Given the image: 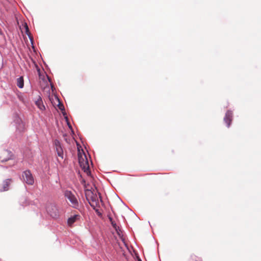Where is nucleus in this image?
<instances>
[{
  "instance_id": "f257e3e1",
  "label": "nucleus",
  "mask_w": 261,
  "mask_h": 261,
  "mask_svg": "<svg viewBox=\"0 0 261 261\" xmlns=\"http://www.w3.org/2000/svg\"><path fill=\"white\" fill-rule=\"evenodd\" d=\"M78 160L79 163L82 170L88 174V173H90L89 165L86 155L84 152L83 150L82 151H79Z\"/></svg>"
},
{
  "instance_id": "f03ea898",
  "label": "nucleus",
  "mask_w": 261,
  "mask_h": 261,
  "mask_svg": "<svg viewBox=\"0 0 261 261\" xmlns=\"http://www.w3.org/2000/svg\"><path fill=\"white\" fill-rule=\"evenodd\" d=\"M64 195L66 199L70 202L69 205L71 207L74 208H77L79 207V200L75 195L71 191H65L64 192Z\"/></svg>"
},
{
  "instance_id": "7ed1b4c3",
  "label": "nucleus",
  "mask_w": 261,
  "mask_h": 261,
  "mask_svg": "<svg viewBox=\"0 0 261 261\" xmlns=\"http://www.w3.org/2000/svg\"><path fill=\"white\" fill-rule=\"evenodd\" d=\"M85 195L87 200L88 201L90 205L95 209L98 205L97 196L94 194L91 190H87L85 192Z\"/></svg>"
},
{
  "instance_id": "20e7f679",
  "label": "nucleus",
  "mask_w": 261,
  "mask_h": 261,
  "mask_svg": "<svg viewBox=\"0 0 261 261\" xmlns=\"http://www.w3.org/2000/svg\"><path fill=\"white\" fill-rule=\"evenodd\" d=\"M13 158L14 154L10 150L7 149L0 150V161L2 162H7L13 159Z\"/></svg>"
},
{
  "instance_id": "39448f33",
  "label": "nucleus",
  "mask_w": 261,
  "mask_h": 261,
  "mask_svg": "<svg viewBox=\"0 0 261 261\" xmlns=\"http://www.w3.org/2000/svg\"><path fill=\"white\" fill-rule=\"evenodd\" d=\"M46 211L53 218H56L58 216L57 207L54 204H48L46 206Z\"/></svg>"
},
{
  "instance_id": "423d86ee",
  "label": "nucleus",
  "mask_w": 261,
  "mask_h": 261,
  "mask_svg": "<svg viewBox=\"0 0 261 261\" xmlns=\"http://www.w3.org/2000/svg\"><path fill=\"white\" fill-rule=\"evenodd\" d=\"M22 177L24 181L28 185H32L34 182V177L29 170L23 172Z\"/></svg>"
},
{
  "instance_id": "0eeeda50",
  "label": "nucleus",
  "mask_w": 261,
  "mask_h": 261,
  "mask_svg": "<svg viewBox=\"0 0 261 261\" xmlns=\"http://www.w3.org/2000/svg\"><path fill=\"white\" fill-rule=\"evenodd\" d=\"M54 145L58 156L63 160L64 158V152L60 141L58 140H55L54 141Z\"/></svg>"
},
{
  "instance_id": "6e6552de",
  "label": "nucleus",
  "mask_w": 261,
  "mask_h": 261,
  "mask_svg": "<svg viewBox=\"0 0 261 261\" xmlns=\"http://www.w3.org/2000/svg\"><path fill=\"white\" fill-rule=\"evenodd\" d=\"M232 112L231 111H227L224 118L225 122L227 124V126L229 127L232 121Z\"/></svg>"
},
{
  "instance_id": "1a4fd4ad",
  "label": "nucleus",
  "mask_w": 261,
  "mask_h": 261,
  "mask_svg": "<svg viewBox=\"0 0 261 261\" xmlns=\"http://www.w3.org/2000/svg\"><path fill=\"white\" fill-rule=\"evenodd\" d=\"M11 184V180L7 179L4 181L1 187H0V192L6 191L8 190L9 186Z\"/></svg>"
},
{
  "instance_id": "9d476101",
  "label": "nucleus",
  "mask_w": 261,
  "mask_h": 261,
  "mask_svg": "<svg viewBox=\"0 0 261 261\" xmlns=\"http://www.w3.org/2000/svg\"><path fill=\"white\" fill-rule=\"evenodd\" d=\"M80 218V216L77 214L71 216L70 218H68L67 221L68 225L71 226L76 221L79 220Z\"/></svg>"
},
{
  "instance_id": "9b49d317",
  "label": "nucleus",
  "mask_w": 261,
  "mask_h": 261,
  "mask_svg": "<svg viewBox=\"0 0 261 261\" xmlns=\"http://www.w3.org/2000/svg\"><path fill=\"white\" fill-rule=\"evenodd\" d=\"M35 104L40 110L43 111L45 110V106H44L42 100L40 96H38V99L35 101Z\"/></svg>"
},
{
  "instance_id": "f8f14e48",
  "label": "nucleus",
  "mask_w": 261,
  "mask_h": 261,
  "mask_svg": "<svg viewBox=\"0 0 261 261\" xmlns=\"http://www.w3.org/2000/svg\"><path fill=\"white\" fill-rule=\"evenodd\" d=\"M20 205L22 207L27 206L30 205V201L27 197H22L20 201Z\"/></svg>"
},
{
  "instance_id": "ddd939ff",
  "label": "nucleus",
  "mask_w": 261,
  "mask_h": 261,
  "mask_svg": "<svg viewBox=\"0 0 261 261\" xmlns=\"http://www.w3.org/2000/svg\"><path fill=\"white\" fill-rule=\"evenodd\" d=\"M17 85L20 88H23L24 84H23V79L22 76L17 79Z\"/></svg>"
},
{
  "instance_id": "4468645a",
  "label": "nucleus",
  "mask_w": 261,
  "mask_h": 261,
  "mask_svg": "<svg viewBox=\"0 0 261 261\" xmlns=\"http://www.w3.org/2000/svg\"><path fill=\"white\" fill-rule=\"evenodd\" d=\"M110 221L111 222V224L113 226V227L115 229V230L117 231L119 229V227L117 226L116 224L114 222V221L112 220V219L111 218H110Z\"/></svg>"
},
{
  "instance_id": "2eb2a0df",
  "label": "nucleus",
  "mask_w": 261,
  "mask_h": 261,
  "mask_svg": "<svg viewBox=\"0 0 261 261\" xmlns=\"http://www.w3.org/2000/svg\"><path fill=\"white\" fill-rule=\"evenodd\" d=\"M25 32L26 33L29 35V30L28 25L27 24L25 25Z\"/></svg>"
},
{
  "instance_id": "dca6fc26",
  "label": "nucleus",
  "mask_w": 261,
  "mask_h": 261,
  "mask_svg": "<svg viewBox=\"0 0 261 261\" xmlns=\"http://www.w3.org/2000/svg\"><path fill=\"white\" fill-rule=\"evenodd\" d=\"M62 107H63V106H62L61 107H60L59 108L62 110Z\"/></svg>"
},
{
  "instance_id": "f3484780",
  "label": "nucleus",
  "mask_w": 261,
  "mask_h": 261,
  "mask_svg": "<svg viewBox=\"0 0 261 261\" xmlns=\"http://www.w3.org/2000/svg\"><path fill=\"white\" fill-rule=\"evenodd\" d=\"M138 261H141V260L140 259H139Z\"/></svg>"
},
{
  "instance_id": "a211bd4d",
  "label": "nucleus",
  "mask_w": 261,
  "mask_h": 261,
  "mask_svg": "<svg viewBox=\"0 0 261 261\" xmlns=\"http://www.w3.org/2000/svg\"><path fill=\"white\" fill-rule=\"evenodd\" d=\"M194 261H197V260H194Z\"/></svg>"
}]
</instances>
